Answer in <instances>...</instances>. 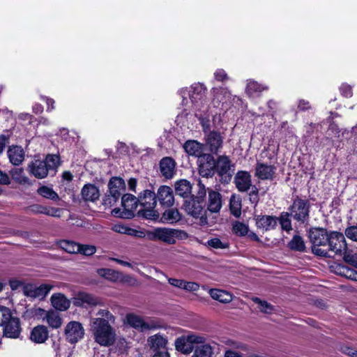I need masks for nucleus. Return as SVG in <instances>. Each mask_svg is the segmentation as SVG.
<instances>
[{
  "label": "nucleus",
  "mask_w": 357,
  "mask_h": 357,
  "mask_svg": "<svg viewBox=\"0 0 357 357\" xmlns=\"http://www.w3.org/2000/svg\"><path fill=\"white\" fill-rule=\"evenodd\" d=\"M91 327L94 340L98 344L109 347L114 343L116 340L115 330L105 319L93 318Z\"/></svg>",
  "instance_id": "1"
},
{
  "label": "nucleus",
  "mask_w": 357,
  "mask_h": 357,
  "mask_svg": "<svg viewBox=\"0 0 357 357\" xmlns=\"http://www.w3.org/2000/svg\"><path fill=\"white\" fill-rule=\"evenodd\" d=\"M59 165V158L56 155H48L44 160L34 159L28 165L29 174L37 178H45L49 171L56 169Z\"/></svg>",
  "instance_id": "2"
},
{
  "label": "nucleus",
  "mask_w": 357,
  "mask_h": 357,
  "mask_svg": "<svg viewBox=\"0 0 357 357\" xmlns=\"http://www.w3.org/2000/svg\"><path fill=\"white\" fill-rule=\"evenodd\" d=\"M206 88L201 83H195L190 86V90L181 89L178 93L183 98L182 104L187 105V96L190 97L193 110L200 109L201 107H205L206 105L205 101Z\"/></svg>",
  "instance_id": "3"
},
{
  "label": "nucleus",
  "mask_w": 357,
  "mask_h": 357,
  "mask_svg": "<svg viewBox=\"0 0 357 357\" xmlns=\"http://www.w3.org/2000/svg\"><path fill=\"white\" fill-rule=\"evenodd\" d=\"M328 237L329 234L326 229L314 228L310 231L309 238L312 244V250L314 254L321 257H331L326 248Z\"/></svg>",
  "instance_id": "4"
},
{
  "label": "nucleus",
  "mask_w": 357,
  "mask_h": 357,
  "mask_svg": "<svg viewBox=\"0 0 357 357\" xmlns=\"http://www.w3.org/2000/svg\"><path fill=\"white\" fill-rule=\"evenodd\" d=\"M150 239L153 241H161L168 244H174L177 239H185L188 234L180 229L157 228L149 234Z\"/></svg>",
  "instance_id": "5"
},
{
  "label": "nucleus",
  "mask_w": 357,
  "mask_h": 357,
  "mask_svg": "<svg viewBox=\"0 0 357 357\" xmlns=\"http://www.w3.org/2000/svg\"><path fill=\"white\" fill-rule=\"evenodd\" d=\"M185 209L188 214L199 220V224L200 225H209L206 215L207 211L205 210V202H199L197 199H190L185 201Z\"/></svg>",
  "instance_id": "6"
},
{
  "label": "nucleus",
  "mask_w": 357,
  "mask_h": 357,
  "mask_svg": "<svg viewBox=\"0 0 357 357\" xmlns=\"http://www.w3.org/2000/svg\"><path fill=\"white\" fill-rule=\"evenodd\" d=\"M291 216L298 222H305L309 218L310 203L307 200L296 198L289 208Z\"/></svg>",
  "instance_id": "7"
},
{
  "label": "nucleus",
  "mask_w": 357,
  "mask_h": 357,
  "mask_svg": "<svg viewBox=\"0 0 357 357\" xmlns=\"http://www.w3.org/2000/svg\"><path fill=\"white\" fill-rule=\"evenodd\" d=\"M326 248L329 255L330 252L335 255H343L347 251V243L344 235L337 231L331 232Z\"/></svg>",
  "instance_id": "8"
},
{
  "label": "nucleus",
  "mask_w": 357,
  "mask_h": 357,
  "mask_svg": "<svg viewBox=\"0 0 357 357\" xmlns=\"http://www.w3.org/2000/svg\"><path fill=\"white\" fill-rule=\"evenodd\" d=\"M137 202L138 199L135 196L130 194L124 195L121 199L123 211L119 215L120 211L119 209H114L112 213L121 218H131L133 217L135 211L138 206Z\"/></svg>",
  "instance_id": "9"
},
{
  "label": "nucleus",
  "mask_w": 357,
  "mask_h": 357,
  "mask_svg": "<svg viewBox=\"0 0 357 357\" xmlns=\"http://www.w3.org/2000/svg\"><path fill=\"white\" fill-rule=\"evenodd\" d=\"M234 183L238 191L248 192L250 190V195H257L258 189L255 185H252L251 176L249 172L245 171L238 172L234 178Z\"/></svg>",
  "instance_id": "10"
},
{
  "label": "nucleus",
  "mask_w": 357,
  "mask_h": 357,
  "mask_svg": "<svg viewBox=\"0 0 357 357\" xmlns=\"http://www.w3.org/2000/svg\"><path fill=\"white\" fill-rule=\"evenodd\" d=\"M126 321L131 327L142 332L159 327V325L155 321H145L141 317L133 313L128 314L126 317Z\"/></svg>",
  "instance_id": "11"
},
{
  "label": "nucleus",
  "mask_w": 357,
  "mask_h": 357,
  "mask_svg": "<svg viewBox=\"0 0 357 357\" xmlns=\"http://www.w3.org/2000/svg\"><path fill=\"white\" fill-rule=\"evenodd\" d=\"M139 202L144 208L145 215H154L153 208L156 206V195L154 192L150 190H146L140 195Z\"/></svg>",
  "instance_id": "12"
},
{
  "label": "nucleus",
  "mask_w": 357,
  "mask_h": 357,
  "mask_svg": "<svg viewBox=\"0 0 357 357\" xmlns=\"http://www.w3.org/2000/svg\"><path fill=\"white\" fill-rule=\"evenodd\" d=\"M53 286L49 284H43L40 286L28 284L24 289V294L33 298L43 299L48 294Z\"/></svg>",
  "instance_id": "13"
},
{
  "label": "nucleus",
  "mask_w": 357,
  "mask_h": 357,
  "mask_svg": "<svg viewBox=\"0 0 357 357\" xmlns=\"http://www.w3.org/2000/svg\"><path fill=\"white\" fill-rule=\"evenodd\" d=\"M65 334L70 342L75 343L83 337L84 330L80 323L70 321L66 326Z\"/></svg>",
  "instance_id": "14"
},
{
  "label": "nucleus",
  "mask_w": 357,
  "mask_h": 357,
  "mask_svg": "<svg viewBox=\"0 0 357 357\" xmlns=\"http://www.w3.org/2000/svg\"><path fill=\"white\" fill-rule=\"evenodd\" d=\"M215 170V161L209 154L204 155L199 159V172L201 176L209 177L213 175Z\"/></svg>",
  "instance_id": "15"
},
{
  "label": "nucleus",
  "mask_w": 357,
  "mask_h": 357,
  "mask_svg": "<svg viewBox=\"0 0 357 357\" xmlns=\"http://www.w3.org/2000/svg\"><path fill=\"white\" fill-rule=\"evenodd\" d=\"M212 93L213 96L212 103L215 107H223L231 100V94L226 88H213Z\"/></svg>",
  "instance_id": "16"
},
{
  "label": "nucleus",
  "mask_w": 357,
  "mask_h": 357,
  "mask_svg": "<svg viewBox=\"0 0 357 357\" xmlns=\"http://www.w3.org/2000/svg\"><path fill=\"white\" fill-rule=\"evenodd\" d=\"M215 171L221 176L231 177L234 169L231 160L226 155L219 156L215 161Z\"/></svg>",
  "instance_id": "17"
},
{
  "label": "nucleus",
  "mask_w": 357,
  "mask_h": 357,
  "mask_svg": "<svg viewBox=\"0 0 357 357\" xmlns=\"http://www.w3.org/2000/svg\"><path fill=\"white\" fill-rule=\"evenodd\" d=\"M256 226L263 231L274 229L278 223V219L273 215H257L255 216Z\"/></svg>",
  "instance_id": "18"
},
{
  "label": "nucleus",
  "mask_w": 357,
  "mask_h": 357,
  "mask_svg": "<svg viewBox=\"0 0 357 357\" xmlns=\"http://www.w3.org/2000/svg\"><path fill=\"white\" fill-rule=\"evenodd\" d=\"M109 192L112 198L109 199V203L116 202L121 196V192L125 190L126 184L124 181L120 177H113L109 180L108 183Z\"/></svg>",
  "instance_id": "19"
},
{
  "label": "nucleus",
  "mask_w": 357,
  "mask_h": 357,
  "mask_svg": "<svg viewBox=\"0 0 357 357\" xmlns=\"http://www.w3.org/2000/svg\"><path fill=\"white\" fill-rule=\"evenodd\" d=\"M156 195V201L163 206H171L174 204V197L172 189L167 185L160 186Z\"/></svg>",
  "instance_id": "20"
},
{
  "label": "nucleus",
  "mask_w": 357,
  "mask_h": 357,
  "mask_svg": "<svg viewBox=\"0 0 357 357\" xmlns=\"http://www.w3.org/2000/svg\"><path fill=\"white\" fill-rule=\"evenodd\" d=\"M3 327V334L6 337L9 338H17L19 337L21 328L18 318L12 317Z\"/></svg>",
  "instance_id": "21"
},
{
  "label": "nucleus",
  "mask_w": 357,
  "mask_h": 357,
  "mask_svg": "<svg viewBox=\"0 0 357 357\" xmlns=\"http://www.w3.org/2000/svg\"><path fill=\"white\" fill-rule=\"evenodd\" d=\"M223 137L220 133L217 131H210L206 137V145L208 147L211 152L216 153L222 147Z\"/></svg>",
  "instance_id": "22"
},
{
  "label": "nucleus",
  "mask_w": 357,
  "mask_h": 357,
  "mask_svg": "<svg viewBox=\"0 0 357 357\" xmlns=\"http://www.w3.org/2000/svg\"><path fill=\"white\" fill-rule=\"evenodd\" d=\"M276 167L273 165L257 163L255 176L261 180H273L275 175Z\"/></svg>",
  "instance_id": "23"
},
{
  "label": "nucleus",
  "mask_w": 357,
  "mask_h": 357,
  "mask_svg": "<svg viewBox=\"0 0 357 357\" xmlns=\"http://www.w3.org/2000/svg\"><path fill=\"white\" fill-rule=\"evenodd\" d=\"M98 303L96 297L84 291L78 292L73 298V303L76 306H95Z\"/></svg>",
  "instance_id": "24"
},
{
  "label": "nucleus",
  "mask_w": 357,
  "mask_h": 357,
  "mask_svg": "<svg viewBox=\"0 0 357 357\" xmlns=\"http://www.w3.org/2000/svg\"><path fill=\"white\" fill-rule=\"evenodd\" d=\"M222 201L221 195L215 190L208 191L207 211L211 213H218L222 208Z\"/></svg>",
  "instance_id": "25"
},
{
  "label": "nucleus",
  "mask_w": 357,
  "mask_h": 357,
  "mask_svg": "<svg viewBox=\"0 0 357 357\" xmlns=\"http://www.w3.org/2000/svg\"><path fill=\"white\" fill-rule=\"evenodd\" d=\"M175 161L169 157L162 158L160 162V170L162 176L167 179L172 178L175 174Z\"/></svg>",
  "instance_id": "26"
},
{
  "label": "nucleus",
  "mask_w": 357,
  "mask_h": 357,
  "mask_svg": "<svg viewBox=\"0 0 357 357\" xmlns=\"http://www.w3.org/2000/svg\"><path fill=\"white\" fill-rule=\"evenodd\" d=\"M50 301L52 307L59 311H66L70 306V301L61 293L53 294Z\"/></svg>",
  "instance_id": "27"
},
{
  "label": "nucleus",
  "mask_w": 357,
  "mask_h": 357,
  "mask_svg": "<svg viewBox=\"0 0 357 357\" xmlns=\"http://www.w3.org/2000/svg\"><path fill=\"white\" fill-rule=\"evenodd\" d=\"M195 114L196 117L199 119L203 131L206 133L210 132L211 129V123H210V116L211 114L208 112V106L205 107H201L200 109L194 110Z\"/></svg>",
  "instance_id": "28"
},
{
  "label": "nucleus",
  "mask_w": 357,
  "mask_h": 357,
  "mask_svg": "<svg viewBox=\"0 0 357 357\" xmlns=\"http://www.w3.org/2000/svg\"><path fill=\"white\" fill-rule=\"evenodd\" d=\"M10 162L14 165H19L24 159V151L21 146H12L8 150Z\"/></svg>",
  "instance_id": "29"
},
{
  "label": "nucleus",
  "mask_w": 357,
  "mask_h": 357,
  "mask_svg": "<svg viewBox=\"0 0 357 357\" xmlns=\"http://www.w3.org/2000/svg\"><path fill=\"white\" fill-rule=\"evenodd\" d=\"M148 343L154 351H167V340L160 334H155L149 337Z\"/></svg>",
  "instance_id": "30"
},
{
  "label": "nucleus",
  "mask_w": 357,
  "mask_h": 357,
  "mask_svg": "<svg viewBox=\"0 0 357 357\" xmlns=\"http://www.w3.org/2000/svg\"><path fill=\"white\" fill-rule=\"evenodd\" d=\"M268 89V86L259 84L254 80H248L245 89L247 95L252 98L260 96L262 91Z\"/></svg>",
  "instance_id": "31"
},
{
  "label": "nucleus",
  "mask_w": 357,
  "mask_h": 357,
  "mask_svg": "<svg viewBox=\"0 0 357 357\" xmlns=\"http://www.w3.org/2000/svg\"><path fill=\"white\" fill-rule=\"evenodd\" d=\"M48 331L45 326H38L33 328L30 338L36 343H43L48 338Z\"/></svg>",
  "instance_id": "32"
},
{
  "label": "nucleus",
  "mask_w": 357,
  "mask_h": 357,
  "mask_svg": "<svg viewBox=\"0 0 357 357\" xmlns=\"http://www.w3.org/2000/svg\"><path fill=\"white\" fill-rule=\"evenodd\" d=\"M82 197L85 201L95 202L100 197L98 188L93 184H86L82 189Z\"/></svg>",
  "instance_id": "33"
},
{
  "label": "nucleus",
  "mask_w": 357,
  "mask_h": 357,
  "mask_svg": "<svg viewBox=\"0 0 357 357\" xmlns=\"http://www.w3.org/2000/svg\"><path fill=\"white\" fill-rule=\"evenodd\" d=\"M204 145L195 140L187 141L183 146L186 153L190 155L201 157L203 153Z\"/></svg>",
  "instance_id": "34"
},
{
  "label": "nucleus",
  "mask_w": 357,
  "mask_h": 357,
  "mask_svg": "<svg viewBox=\"0 0 357 357\" xmlns=\"http://www.w3.org/2000/svg\"><path fill=\"white\" fill-rule=\"evenodd\" d=\"M39 311H42L45 314L44 319H46L47 323L50 327L53 328H58L61 326L62 319L57 312L53 310L45 311L41 309H40Z\"/></svg>",
  "instance_id": "35"
},
{
  "label": "nucleus",
  "mask_w": 357,
  "mask_h": 357,
  "mask_svg": "<svg viewBox=\"0 0 357 357\" xmlns=\"http://www.w3.org/2000/svg\"><path fill=\"white\" fill-rule=\"evenodd\" d=\"M175 190L178 195L185 197L191 193L192 185L188 181L181 179L175 183Z\"/></svg>",
  "instance_id": "36"
},
{
  "label": "nucleus",
  "mask_w": 357,
  "mask_h": 357,
  "mask_svg": "<svg viewBox=\"0 0 357 357\" xmlns=\"http://www.w3.org/2000/svg\"><path fill=\"white\" fill-rule=\"evenodd\" d=\"M175 347L177 351L185 354L191 353L194 349V346L188 342L187 336L178 338L175 342Z\"/></svg>",
  "instance_id": "37"
},
{
  "label": "nucleus",
  "mask_w": 357,
  "mask_h": 357,
  "mask_svg": "<svg viewBox=\"0 0 357 357\" xmlns=\"http://www.w3.org/2000/svg\"><path fill=\"white\" fill-rule=\"evenodd\" d=\"M208 293L212 298L223 303H229L232 300L231 294L224 290L211 289Z\"/></svg>",
  "instance_id": "38"
},
{
  "label": "nucleus",
  "mask_w": 357,
  "mask_h": 357,
  "mask_svg": "<svg viewBox=\"0 0 357 357\" xmlns=\"http://www.w3.org/2000/svg\"><path fill=\"white\" fill-rule=\"evenodd\" d=\"M58 244L62 250L70 254L78 253L80 250V244L72 241L61 240Z\"/></svg>",
  "instance_id": "39"
},
{
  "label": "nucleus",
  "mask_w": 357,
  "mask_h": 357,
  "mask_svg": "<svg viewBox=\"0 0 357 357\" xmlns=\"http://www.w3.org/2000/svg\"><path fill=\"white\" fill-rule=\"evenodd\" d=\"M112 230L119 234H127L133 236H142L143 234L142 231H137L136 229L128 227L121 224L114 225L112 227Z\"/></svg>",
  "instance_id": "40"
},
{
  "label": "nucleus",
  "mask_w": 357,
  "mask_h": 357,
  "mask_svg": "<svg viewBox=\"0 0 357 357\" xmlns=\"http://www.w3.org/2000/svg\"><path fill=\"white\" fill-rule=\"evenodd\" d=\"M181 218V216L177 209L170 208L166 210L162 216V220L163 222H166L167 223H175L179 221Z\"/></svg>",
  "instance_id": "41"
},
{
  "label": "nucleus",
  "mask_w": 357,
  "mask_h": 357,
  "mask_svg": "<svg viewBox=\"0 0 357 357\" xmlns=\"http://www.w3.org/2000/svg\"><path fill=\"white\" fill-rule=\"evenodd\" d=\"M213 353L212 347L204 344L195 348L192 357H212Z\"/></svg>",
  "instance_id": "42"
},
{
  "label": "nucleus",
  "mask_w": 357,
  "mask_h": 357,
  "mask_svg": "<svg viewBox=\"0 0 357 357\" xmlns=\"http://www.w3.org/2000/svg\"><path fill=\"white\" fill-rule=\"evenodd\" d=\"M12 178L20 184L29 183V179L25 176L24 169L22 168H15L10 171Z\"/></svg>",
  "instance_id": "43"
},
{
  "label": "nucleus",
  "mask_w": 357,
  "mask_h": 357,
  "mask_svg": "<svg viewBox=\"0 0 357 357\" xmlns=\"http://www.w3.org/2000/svg\"><path fill=\"white\" fill-rule=\"evenodd\" d=\"M38 195L44 198L53 201H59L60 199L58 194L52 188L47 186H41L37 190Z\"/></svg>",
  "instance_id": "44"
},
{
  "label": "nucleus",
  "mask_w": 357,
  "mask_h": 357,
  "mask_svg": "<svg viewBox=\"0 0 357 357\" xmlns=\"http://www.w3.org/2000/svg\"><path fill=\"white\" fill-rule=\"evenodd\" d=\"M230 211L235 217H239L241 214V200L235 195L230 198Z\"/></svg>",
  "instance_id": "45"
},
{
  "label": "nucleus",
  "mask_w": 357,
  "mask_h": 357,
  "mask_svg": "<svg viewBox=\"0 0 357 357\" xmlns=\"http://www.w3.org/2000/svg\"><path fill=\"white\" fill-rule=\"evenodd\" d=\"M289 215H291L290 213L283 212L280 214V217L278 218V222L280 224L282 229L287 231H289L292 229Z\"/></svg>",
  "instance_id": "46"
},
{
  "label": "nucleus",
  "mask_w": 357,
  "mask_h": 357,
  "mask_svg": "<svg viewBox=\"0 0 357 357\" xmlns=\"http://www.w3.org/2000/svg\"><path fill=\"white\" fill-rule=\"evenodd\" d=\"M98 273L100 276L111 281L117 280L119 275L118 272L109 268H100L98 271Z\"/></svg>",
  "instance_id": "47"
},
{
  "label": "nucleus",
  "mask_w": 357,
  "mask_h": 357,
  "mask_svg": "<svg viewBox=\"0 0 357 357\" xmlns=\"http://www.w3.org/2000/svg\"><path fill=\"white\" fill-rule=\"evenodd\" d=\"M291 250L297 251H303L305 250V243L300 236H294L289 243Z\"/></svg>",
  "instance_id": "48"
},
{
  "label": "nucleus",
  "mask_w": 357,
  "mask_h": 357,
  "mask_svg": "<svg viewBox=\"0 0 357 357\" xmlns=\"http://www.w3.org/2000/svg\"><path fill=\"white\" fill-rule=\"evenodd\" d=\"M248 226L241 222H236L233 225V231L235 234L243 236L248 234Z\"/></svg>",
  "instance_id": "49"
},
{
  "label": "nucleus",
  "mask_w": 357,
  "mask_h": 357,
  "mask_svg": "<svg viewBox=\"0 0 357 357\" xmlns=\"http://www.w3.org/2000/svg\"><path fill=\"white\" fill-rule=\"evenodd\" d=\"M340 275L351 280L357 281V272L347 266H340L339 268Z\"/></svg>",
  "instance_id": "50"
},
{
  "label": "nucleus",
  "mask_w": 357,
  "mask_h": 357,
  "mask_svg": "<svg viewBox=\"0 0 357 357\" xmlns=\"http://www.w3.org/2000/svg\"><path fill=\"white\" fill-rule=\"evenodd\" d=\"M186 336L188 337V342H190L193 346L195 344H201L202 345L204 344L206 340V337L203 335L192 333Z\"/></svg>",
  "instance_id": "51"
},
{
  "label": "nucleus",
  "mask_w": 357,
  "mask_h": 357,
  "mask_svg": "<svg viewBox=\"0 0 357 357\" xmlns=\"http://www.w3.org/2000/svg\"><path fill=\"white\" fill-rule=\"evenodd\" d=\"M206 245L211 248L215 249H224L228 247V244L225 242H222L218 238H213L207 241Z\"/></svg>",
  "instance_id": "52"
},
{
  "label": "nucleus",
  "mask_w": 357,
  "mask_h": 357,
  "mask_svg": "<svg viewBox=\"0 0 357 357\" xmlns=\"http://www.w3.org/2000/svg\"><path fill=\"white\" fill-rule=\"evenodd\" d=\"M12 317L8 308L0 306V326H3Z\"/></svg>",
  "instance_id": "53"
},
{
  "label": "nucleus",
  "mask_w": 357,
  "mask_h": 357,
  "mask_svg": "<svg viewBox=\"0 0 357 357\" xmlns=\"http://www.w3.org/2000/svg\"><path fill=\"white\" fill-rule=\"evenodd\" d=\"M130 342L125 338H119L116 342V348L121 354L126 352L130 348Z\"/></svg>",
  "instance_id": "54"
},
{
  "label": "nucleus",
  "mask_w": 357,
  "mask_h": 357,
  "mask_svg": "<svg viewBox=\"0 0 357 357\" xmlns=\"http://www.w3.org/2000/svg\"><path fill=\"white\" fill-rule=\"evenodd\" d=\"M254 301L259 304V308L261 312L265 313H270L273 310L272 305L268 303L266 301H261L259 298H255Z\"/></svg>",
  "instance_id": "55"
},
{
  "label": "nucleus",
  "mask_w": 357,
  "mask_h": 357,
  "mask_svg": "<svg viewBox=\"0 0 357 357\" xmlns=\"http://www.w3.org/2000/svg\"><path fill=\"white\" fill-rule=\"evenodd\" d=\"M96 251V248L91 245H81L80 244V250L78 253L86 256H91L93 255Z\"/></svg>",
  "instance_id": "56"
},
{
  "label": "nucleus",
  "mask_w": 357,
  "mask_h": 357,
  "mask_svg": "<svg viewBox=\"0 0 357 357\" xmlns=\"http://www.w3.org/2000/svg\"><path fill=\"white\" fill-rule=\"evenodd\" d=\"M102 319H105L108 323H114L115 317L114 316L107 310H100L98 313Z\"/></svg>",
  "instance_id": "57"
},
{
  "label": "nucleus",
  "mask_w": 357,
  "mask_h": 357,
  "mask_svg": "<svg viewBox=\"0 0 357 357\" xmlns=\"http://www.w3.org/2000/svg\"><path fill=\"white\" fill-rule=\"evenodd\" d=\"M345 235L351 241L357 242V225L347 227L345 230Z\"/></svg>",
  "instance_id": "58"
},
{
  "label": "nucleus",
  "mask_w": 357,
  "mask_h": 357,
  "mask_svg": "<svg viewBox=\"0 0 357 357\" xmlns=\"http://www.w3.org/2000/svg\"><path fill=\"white\" fill-rule=\"evenodd\" d=\"M344 259L346 262L357 268V255H353L345 252L344 254Z\"/></svg>",
  "instance_id": "59"
},
{
  "label": "nucleus",
  "mask_w": 357,
  "mask_h": 357,
  "mask_svg": "<svg viewBox=\"0 0 357 357\" xmlns=\"http://www.w3.org/2000/svg\"><path fill=\"white\" fill-rule=\"evenodd\" d=\"M199 190L197 192V195L195 197H192V199H197L199 202H205L204 199L206 195V190L204 185L199 183Z\"/></svg>",
  "instance_id": "60"
},
{
  "label": "nucleus",
  "mask_w": 357,
  "mask_h": 357,
  "mask_svg": "<svg viewBox=\"0 0 357 357\" xmlns=\"http://www.w3.org/2000/svg\"><path fill=\"white\" fill-rule=\"evenodd\" d=\"M199 289V284L195 282H188L184 280L183 289L188 291H196Z\"/></svg>",
  "instance_id": "61"
},
{
  "label": "nucleus",
  "mask_w": 357,
  "mask_h": 357,
  "mask_svg": "<svg viewBox=\"0 0 357 357\" xmlns=\"http://www.w3.org/2000/svg\"><path fill=\"white\" fill-rule=\"evenodd\" d=\"M341 94L345 98H350L352 96V89L351 86L347 84H342L340 87Z\"/></svg>",
  "instance_id": "62"
},
{
  "label": "nucleus",
  "mask_w": 357,
  "mask_h": 357,
  "mask_svg": "<svg viewBox=\"0 0 357 357\" xmlns=\"http://www.w3.org/2000/svg\"><path fill=\"white\" fill-rule=\"evenodd\" d=\"M62 211L63 210L59 208L47 206L45 215L52 217L59 218L61 217Z\"/></svg>",
  "instance_id": "63"
},
{
  "label": "nucleus",
  "mask_w": 357,
  "mask_h": 357,
  "mask_svg": "<svg viewBox=\"0 0 357 357\" xmlns=\"http://www.w3.org/2000/svg\"><path fill=\"white\" fill-rule=\"evenodd\" d=\"M215 79L220 82H223L228 79L226 72L222 69L217 70L214 73Z\"/></svg>",
  "instance_id": "64"
}]
</instances>
